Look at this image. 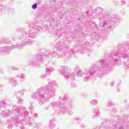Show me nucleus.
I'll list each match as a JSON object with an SVG mask.
<instances>
[{
	"mask_svg": "<svg viewBox=\"0 0 129 129\" xmlns=\"http://www.w3.org/2000/svg\"><path fill=\"white\" fill-rule=\"evenodd\" d=\"M48 84L49 86H51V88H52V87H54V86L56 85V82H55V81H51Z\"/></svg>",
	"mask_w": 129,
	"mask_h": 129,
	"instance_id": "17",
	"label": "nucleus"
},
{
	"mask_svg": "<svg viewBox=\"0 0 129 129\" xmlns=\"http://www.w3.org/2000/svg\"><path fill=\"white\" fill-rule=\"evenodd\" d=\"M10 84L11 86L15 87L17 86V80L15 78H9Z\"/></svg>",
	"mask_w": 129,
	"mask_h": 129,
	"instance_id": "8",
	"label": "nucleus"
},
{
	"mask_svg": "<svg viewBox=\"0 0 129 129\" xmlns=\"http://www.w3.org/2000/svg\"><path fill=\"white\" fill-rule=\"evenodd\" d=\"M23 101H24V100H23V99H21V98L19 99V103H22Z\"/></svg>",
	"mask_w": 129,
	"mask_h": 129,
	"instance_id": "24",
	"label": "nucleus"
},
{
	"mask_svg": "<svg viewBox=\"0 0 129 129\" xmlns=\"http://www.w3.org/2000/svg\"><path fill=\"white\" fill-rule=\"evenodd\" d=\"M55 69L54 68L51 67H48L46 68V73L48 74V75H50L53 71H54Z\"/></svg>",
	"mask_w": 129,
	"mask_h": 129,
	"instance_id": "12",
	"label": "nucleus"
},
{
	"mask_svg": "<svg viewBox=\"0 0 129 129\" xmlns=\"http://www.w3.org/2000/svg\"><path fill=\"white\" fill-rule=\"evenodd\" d=\"M79 46L80 45V44H78Z\"/></svg>",
	"mask_w": 129,
	"mask_h": 129,
	"instance_id": "37",
	"label": "nucleus"
},
{
	"mask_svg": "<svg viewBox=\"0 0 129 129\" xmlns=\"http://www.w3.org/2000/svg\"><path fill=\"white\" fill-rule=\"evenodd\" d=\"M2 107H6V103L5 102H0V108Z\"/></svg>",
	"mask_w": 129,
	"mask_h": 129,
	"instance_id": "19",
	"label": "nucleus"
},
{
	"mask_svg": "<svg viewBox=\"0 0 129 129\" xmlns=\"http://www.w3.org/2000/svg\"><path fill=\"white\" fill-rule=\"evenodd\" d=\"M117 20H118V17H116V21H117Z\"/></svg>",
	"mask_w": 129,
	"mask_h": 129,
	"instance_id": "32",
	"label": "nucleus"
},
{
	"mask_svg": "<svg viewBox=\"0 0 129 129\" xmlns=\"http://www.w3.org/2000/svg\"><path fill=\"white\" fill-rule=\"evenodd\" d=\"M1 55H3L2 53H1Z\"/></svg>",
	"mask_w": 129,
	"mask_h": 129,
	"instance_id": "36",
	"label": "nucleus"
},
{
	"mask_svg": "<svg viewBox=\"0 0 129 129\" xmlns=\"http://www.w3.org/2000/svg\"><path fill=\"white\" fill-rule=\"evenodd\" d=\"M50 106L53 108H56L57 113H62V114H66V113L71 114L72 113V111H71L72 103L68 100L65 101L64 104L60 102H52L50 104Z\"/></svg>",
	"mask_w": 129,
	"mask_h": 129,
	"instance_id": "3",
	"label": "nucleus"
},
{
	"mask_svg": "<svg viewBox=\"0 0 129 129\" xmlns=\"http://www.w3.org/2000/svg\"><path fill=\"white\" fill-rule=\"evenodd\" d=\"M30 108H32V106L31 105Z\"/></svg>",
	"mask_w": 129,
	"mask_h": 129,
	"instance_id": "35",
	"label": "nucleus"
},
{
	"mask_svg": "<svg viewBox=\"0 0 129 129\" xmlns=\"http://www.w3.org/2000/svg\"><path fill=\"white\" fill-rule=\"evenodd\" d=\"M34 116L35 117H37V114H34Z\"/></svg>",
	"mask_w": 129,
	"mask_h": 129,
	"instance_id": "29",
	"label": "nucleus"
},
{
	"mask_svg": "<svg viewBox=\"0 0 129 129\" xmlns=\"http://www.w3.org/2000/svg\"><path fill=\"white\" fill-rule=\"evenodd\" d=\"M112 86H113V83L112 84Z\"/></svg>",
	"mask_w": 129,
	"mask_h": 129,
	"instance_id": "34",
	"label": "nucleus"
},
{
	"mask_svg": "<svg viewBox=\"0 0 129 129\" xmlns=\"http://www.w3.org/2000/svg\"><path fill=\"white\" fill-rule=\"evenodd\" d=\"M34 29L29 28L28 31H24L22 32L21 35L19 36L20 43L17 45V48H22L26 44L30 45L33 43V41L31 39H33L36 37V34L33 32Z\"/></svg>",
	"mask_w": 129,
	"mask_h": 129,
	"instance_id": "4",
	"label": "nucleus"
},
{
	"mask_svg": "<svg viewBox=\"0 0 129 129\" xmlns=\"http://www.w3.org/2000/svg\"><path fill=\"white\" fill-rule=\"evenodd\" d=\"M61 49H63V46H61V45H58V47L56 48L54 47L53 48L54 54H57V53H58V51L56 50H61Z\"/></svg>",
	"mask_w": 129,
	"mask_h": 129,
	"instance_id": "16",
	"label": "nucleus"
},
{
	"mask_svg": "<svg viewBox=\"0 0 129 129\" xmlns=\"http://www.w3.org/2000/svg\"><path fill=\"white\" fill-rule=\"evenodd\" d=\"M55 95V89L51 88L46 89L40 88L37 91L31 94L32 99H37L40 104H44L49 100V98Z\"/></svg>",
	"mask_w": 129,
	"mask_h": 129,
	"instance_id": "2",
	"label": "nucleus"
},
{
	"mask_svg": "<svg viewBox=\"0 0 129 129\" xmlns=\"http://www.w3.org/2000/svg\"><path fill=\"white\" fill-rule=\"evenodd\" d=\"M43 58H45V54H41L40 56L35 55L32 59L29 60L28 63L29 65L38 67L40 66V61H41Z\"/></svg>",
	"mask_w": 129,
	"mask_h": 129,
	"instance_id": "7",
	"label": "nucleus"
},
{
	"mask_svg": "<svg viewBox=\"0 0 129 129\" xmlns=\"http://www.w3.org/2000/svg\"><path fill=\"white\" fill-rule=\"evenodd\" d=\"M35 29L37 30L38 31H40V30H42V28L40 27H38L37 28H35Z\"/></svg>",
	"mask_w": 129,
	"mask_h": 129,
	"instance_id": "26",
	"label": "nucleus"
},
{
	"mask_svg": "<svg viewBox=\"0 0 129 129\" xmlns=\"http://www.w3.org/2000/svg\"><path fill=\"white\" fill-rule=\"evenodd\" d=\"M98 115H99V111L98 108H96L93 111V116L95 117V116H98Z\"/></svg>",
	"mask_w": 129,
	"mask_h": 129,
	"instance_id": "13",
	"label": "nucleus"
},
{
	"mask_svg": "<svg viewBox=\"0 0 129 129\" xmlns=\"http://www.w3.org/2000/svg\"><path fill=\"white\" fill-rule=\"evenodd\" d=\"M32 8L33 10H36V9L38 8V5L37 4V3L33 4L32 6Z\"/></svg>",
	"mask_w": 129,
	"mask_h": 129,
	"instance_id": "20",
	"label": "nucleus"
},
{
	"mask_svg": "<svg viewBox=\"0 0 129 129\" xmlns=\"http://www.w3.org/2000/svg\"><path fill=\"white\" fill-rule=\"evenodd\" d=\"M107 104H108V105H109V106H112V105H113V104H112V102H111V101H108V102H107Z\"/></svg>",
	"mask_w": 129,
	"mask_h": 129,
	"instance_id": "23",
	"label": "nucleus"
},
{
	"mask_svg": "<svg viewBox=\"0 0 129 129\" xmlns=\"http://www.w3.org/2000/svg\"><path fill=\"white\" fill-rule=\"evenodd\" d=\"M76 87V84H74V85L73 86V87Z\"/></svg>",
	"mask_w": 129,
	"mask_h": 129,
	"instance_id": "31",
	"label": "nucleus"
},
{
	"mask_svg": "<svg viewBox=\"0 0 129 129\" xmlns=\"http://www.w3.org/2000/svg\"><path fill=\"white\" fill-rule=\"evenodd\" d=\"M109 28V26H108V24L107 23L105 22L103 24V28Z\"/></svg>",
	"mask_w": 129,
	"mask_h": 129,
	"instance_id": "21",
	"label": "nucleus"
},
{
	"mask_svg": "<svg viewBox=\"0 0 129 129\" xmlns=\"http://www.w3.org/2000/svg\"><path fill=\"white\" fill-rule=\"evenodd\" d=\"M111 63H109V59H101L98 61L96 64H93L92 67L86 70L84 73L80 70V68L76 67L75 72L70 73L68 72V68L61 66L58 69V71L61 74H64V77L69 80H75V74L77 73L78 77H84V81H90L92 79L91 77L99 76L101 77V75L104 73H107L110 71V68L113 66V55L112 56Z\"/></svg>",
	"mask_w": 129,
	"mask_h": 129,
	"instance_id": "1",
	"label": "nucleus"
},
{
	"mask_svg": "<svg viewBox=\"0 0 129 129\" xmlns=\"http://www.w3.org/2000/svg\"><path fill=\"white\" fill-rule=\"evenodd\" d=\"M24 91L23 90L16 91V95L17 97H21V96H23V95H24Z\"/></svg>",
	"mask_w": 129,
	"mask_h": 129,
	"instance_id": "14",
	"label": "nucleus"
},
{
	"mask_svg": "<svg viewBox=\"0 0 129 129\" xmlns=\"http://www.w3.org/2000/svg\"><path fill=\"white\" fill-rule=\"evenodd\" d=\"M124 124H125V122L123 121V120L118 119V121L115 124H114L113 126L112 124H109V126L106 125L104 126L105 129H124Z\"/></svg>",
	"mask_w": 129,
	"mask_h": 129,
	"instance_id": "6",
	"label": "nucleus"
},
{
	"mask_svg": "<svg viewBox=\"0 0 129 129\" xmlns=\"http://www.w3.org/2000/svg\"><path fill=\"white\" fill-rule=\"evenodd\" d=\"M31 27H33V25H30V28H31Z\"/></svg>",
	"mask_w": 129,
	"mask_h": 129,
	"instance_id": "33",
	"label": "nucleus"
},
{
	"mask_svg": "<svg viewBox=\"0 0 129 129\" xmlns=\"http://www.w3.org/2000/svg\"><path fill=\"white\" fill-rule=\"evenodd\" d=\"M76 45H77V43H76Z\"/></svg>",
	"mask_w": 129,
	"mask_h": 129,
	"instance_id": "38",
	"label": "nucleus"
},
{
	"mask_svg": "<svg viewBox=\"0 0 129 129\" xmlns=\"http://www.w3.org/2000/svg\"><path fill=\"white\" fill-rule=\"evenodd\" d=\"M86 47H87V43L82 44L81 46V48L80 49V53H83L84 52H86V51H87V50H85V49H86Z\"/></svg>",
	"mask_w": 129,
	"mask_h": 129,
	"instance_id": "11",
	"label": "nucleus"
},
{
	"mask_svg": "<svg viewBox=\"0 0 129 129\" xmlns=\"http://www.w3.org/2000/svg\"><path fill=\"white\" fill-rule=\"evenodd\" d=\"M13 110L14 111V113H16V117H14L11 120V121L12 122H15L17 124H22L23 122H22L21 120H19V117H17L20 114H21L22 116H24V117H26L28 114V112L26 111V109L25 107H19L17 108V106H14L12 108Z\"/></svg>",
	"mask_w": 129,
	"mask_h": 129,
	"instance_id": "5",
	"label": "nucleus"
},
{
	"mask_svg": "<svg viewBox=\"0 0 129 129\" xmlns=\"http://www.w3.org/2000/svg\"><path fill=\"white\" fill-rule=\"evenodd\" d=\"M2 114H4L5 116H9V115L7 113H5V111H2Z\"/></svg>",
	"mask_w": 129,
	"mask_h": 129,
	"instance_id": "25",
	"label": "nucleus"
},
{
	"mask_svg": "<svg viewBox=\"0 0 129 129\" xmlns=\"http://www.w3.org/2000/svg\"><path fill=\"white\" fill-rule=\"evenodd\" d=\"M16 78H19L21 82L25 81V75L24 74H19L16 75Z\"/></svg>",
	"mask_w": 129,
	"mask_h": 129,
	"instance_id": "9",
	"label": "nucleus"
},
{
	"mask_svg": "<svg viewBox=\"0 0 129 129\" xmlns=\"http://www.w3.org/2000/svg\"><path fill=\"white\" fill-rule=\"evenodd\" d=\"M76 119L78 121H80L81 120V118H76Z\"/></svg>",
	"mask_w": 129,
	"mask_h": 129,
	"instance_id": "28",
	"label": "nucleus"
},
{
	"mask_svg": "<svg viewBox=\"0 0 129 129\" xmlns=\"http://www.w3.org/2000/svg\"><path fill=\"white\" fill-rule=\"evenodd\" d=\"M122 4H123L124 5L125 4V2L124 1L122 2Z\"/></svg>",
	"mask_w": 129,
	"mask_h": 129,
	"instance_id": "30",
	"label": "nucleus"
},
{
	"mask_svg": "<svg viewBox=\"0 0 129 129\" xmlns=\"http://www.w3.org/2000/svg\"><path fill=\"white\" fill-rule=\"evenodd\" d=\"M46 77H47V74H44L41 75V79H44V78H46Z\"/></svg>",
	"mask_w": 129,
	"mask_h": 129,
	"instance_id": "22",
	"label": "nucleus"
},
{
	"mask_svg": "<svg viewBox=\"0 0 129 129\" xmlns=\"http://www.w3.org/2000/svg\"><path fill=\"white\" fill-rule=\"evenodd\" d=\"M106 123H107V120H106L105 121L103 122H102V125H104V124H106Z\"/></svg>",
	"mask_w": 129,
	"mask_h": 129,
	"instance_id": "27",
	"label": "nucleus"
},
{
	"mask_svg": "<svg viewBox=\"0 0 129 129\" xmlns=\"http://www.w3.org/2000/svg\"><path fill=\"white\" fill-rule=\"evenodd\" d=\"M90 103L92 105H96V104H97V101L95 99H92L90 101Z\"/></svg>",
	"mask_w": 129,
	"mask_h": 129,
	"instance_id": "18",
	"label": "nucleus"
},
{
	"mask_svg": "<svg viewBox=\"0 0 129 129\" xmlns=\"http://www.w3.org/2000/svg\"><path fill=\"white\" fill-rule=\"evenodd\" d=\"M54 119H52L49 121V124L46 126L47 129H53L55 127V124H54Z\"/></svg>",
	"mask_w": 129,
	"mask_h": 129,
	"instance_id": "10",
	"label": "nucleus"
},
{
	"mask_svg": "<svg viewBox=\"0 0 129 129\" xmlns=\"http://www.w3.org/2000/svg\"><path fill=\"white\" fill-rule=\"evenodd\" d=\"M10 47H0V53H5V52H8L10 51Z\"/></svg>",
	"mask_w": 129,
	"mask_h": 129,
	"instance_id": "15",
	"label": "nucleus"
}]
</instances>
